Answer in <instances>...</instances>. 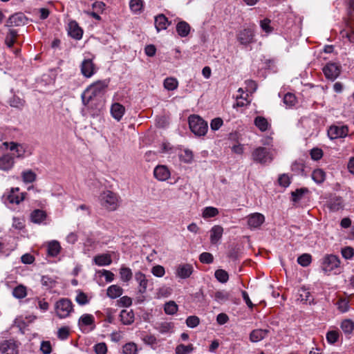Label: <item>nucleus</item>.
I'll return each mask as SVG.
<instances>
[{
	"label": "nucleus",
	"mask_w": 354,
	"mask_h": 354,
	"mask_svg": "<svg viewBox=\"0 0 354 354\" xmlns=\"http://www.w3.org/2000/svg\"><path fill=\"white\" fill-rule=\"evenodd\" d=\"M189 129L196 136H205L208 129L207 122L197 115H192L188 118Z\"/></svg>",
	"instance_id": "20e7f679"
},
{
	"label": "nucleus",
	"mask_w": 354,
	"mask_h": 354,
	"mask_svg": "<svg viewBox=\"0 0 354 354\" xmlns=\"http://www.w3.org/2000/svg\"><path fill=\"white\" fill-rule=\"evenodd\" d=\"M151 272L156 277H162L165 274V271L163 266L158 265L151 268Z\"/></svg>",
	"instance_id": "e2e57ef3"
},
{
	"label": "nucleus",
	"mask_w": 354,
	"mask_h": 354,
	"mask_svg": "<svg viewBox=\"0 0 354 354\" xmlns=\"http://www.w3.org/2000/svg\"><path fill=\"white\" fill-rule=\"evenodd\" d=\"M94 349L96 354H106L107 352V347L105 343L95 344Z\"/></svg>",
	"instance_id": "774afa93"
},
{
	"label": "nucleus",
	"mask_w": 354,
	"mask_h": 354,
	"mask_svg": "<svg viewBox=\"0 0 354 354\" xmlns=\"http://www.w3.org/2000/svg\"><path fill=\"white\" fill-rule=\"evenodd\" d=\"M72 310L73 304L68 299H60L55 304L56 314L61 319L67 317Z\"/></svg>",
	"instance_id": "423d86ee"
},
{
	"label": "nucleus",
	"mask_w": 354,
	"mask_h": 354,
	"mask_svg": "<svg viewBox=\"0 0 354 354\" xmlns=\"http://www.w3.org/2000/svg\"><path fill=\"white\" fill-rule=\"evenodd\" d=\"M194 351V346L192 344L184 345L180 344L176 348V354H189Z\"/></svg>",
	"instance_id": "37998d69"
},
{
	"label": "nucleus",
	"mask_w": 354,
	"mask_h": 354,
	"mask_svg": "<svg viewBox=\"0 0 354 354\" xmlns=\"http://www.w3.org/2000/svg\"><path fill=\"white\" fill-rule=\"evenodd\" d=\"M254 33L250 28H245L237 34V40L241 44L247 46L254 42Z\"/></svg>",
	"instance_id": "9d476101"
},
{
	"label": "nucleus",
	"mask_w": 354,
	"mask_h": 354,
	"mask_svg": "<svg viewBox=\"0 0 354 354\" xmlns=\"http://www.w3.org/2000/svg\"><path fill=\"white\" fill-rule=\"evenodd\" d=\"M120 321L124 325H130L134 322V313L132 310H122L120 314Z\"/></svg>",
	"instance_id": "393cba45"
},
{
	"label": "nucleus",
	"mask_w": 354,
	"mask_h": 354,
	"mask_svg": "<svg viewBox=\"0 0 354 354\" xmlns=\"http://www.w3.org/2000/svg\"><path fill=\"white\" fill-rule=\"evenodd\" d=\"M218 214L217 208L214 207H207L203 209V218H211L214 217Z\"/></svg>",
	"instance_id": "49530a36"
},
{
	"label": "nucleus",
	"mask_w": 354,
	"mask_h": 354,
	"mask_svg": "<svg viewBox=\"0 0 354 354\" xmlns=\"http://www.w3.org/2000/svg\"><path fill=\"white\" fill-rule=\"evenodd\" d=\"M46 214L44 211L41 209H35L31 213V221L35 223H41L45 220Z\"/></svg>",
	"instance_id": "c756f323"
},
{
	"label": "nucleus",
	"mask_w": 354,
	"mask_h": 354,
	"mask_svg": "<svg viewBox=\"0 0 354 354\" xmlns=\"http://www.w3.org/2000/svg\"><path fill=\"white\" fill-rule=\"evenodd\" d=\"M135 279L139 284V292L145 293L147 290L148 283V280L145 274L141 272H137L135 273Z\"/></svg>",
	"instance_id": "4be33fe9"
},
{
	"label": "nucleus",
	"mask_w": 354,
	"mask_h": 354,
	"mask_svg": "<svg viewBox=\"0 0 354 354\" xmlns=\"http://www.w3.org/2000/svg\"><path fill=\"white\" fill-rule=\"evenodd\" d=\"M223 228L221 225H214L210 230V241L216 244L222 237Z\"/></svg>",
	"instance_id": "5701e85b"
},
{
	"label": "nucleus",
	"mask_w": 354,
	"mask_h": 354,
	"mask_svg": "<svg viewBox=\"0 0 354 354\" xmlns=\"http://www.w3.org/2000/svg\"><path fill=\"white\" fill-rule=\"evenodd\" d=\"M18 187L12 188L7 196V200L11 204H19L23 201L25 198L26 193H19Z\"/></svg>",
	"instance_id": "f3484780"
},
{
	"label": "nucleus",
	"mask_w": 354,
	"mask_h": 354,
	"mask_svg": "<svg viewBox=\"0 0 354 354\" xmlns=\"http://www.w3.org/2000/svg\"><path fill=\"white\" fill-rule=\"evenodd\" d=\"M21 178L24 183H31L35 181L37 178V175L31 169H28L22 171Z\"/></svg>",
	"instance_id": "72a5a7b5"
},
{
	"label": "nucleus",
	"mask_w": 354,
	"mask_h": 354,
	"mask_svg": "<svg viewBox=\"0 0 354 354\" xmlns=\"http://www.w3.org/2000/svg\"><path fill=\"white\" fill-rule=\"evenodd\" d=\"M12 295L17 299L24 298L27 295L26 287L22 285L17 286L14 288Z\"/></svg>",
	"instance_id": "a19ab883"
},
{
	"label": "nucleus",
	"mask_w": 354,
	"mask_h": 354,
	"mask_svg": "<svg viewBox=\"0 0 354 354\" xmlns=\"http://www.w3.org/2000/svg\"><path fill=\"white\" fill-rule=\"evenodd\" d=\"M109 83V80H103L91 84L82 95L83 103L88 104L94 97L103 95L106 91Z\"/></svg>",
	"instance_id": "f257e3e1"
},
{
	"label": "nucleus",
	"mask_w": 354,
	"mask_h": 354,
	"mask_svg": "<svg viewBox=\"0 0 354 354\" xmlns=\"http://www.w3.org/2000/svg\"><path fill=\"white\" fill-rule=\"evenodd\" d=\"M194 271L192 265L189 263L179 264L176 270V275L180 279L189 278Z\"/></svg>",
	"instance_id": "2eb2a0df"
},
{
	"label": "nucleus",
	"mask_w": 354,
	"mask_h": 354,
	"mask_svg": "<svg viewBox=\"0 0 354 354\" xmlns=\"http://www.w3.org/2000/svg\"><path fill=\"white\" fill-rule=\"evenodd\" d=\"M120 275L123 282H128L131 279L133 273L129 268L122 266L120 269Z\"/></svg>",
	"instance_id": "e433bc0d"
},
{
	"label": "nucleus",
	"mask_w": 354,
	"mask_h": 354,
	"mask_svg": "<svg viewBox=\"0 0 354 354\" xmlns=\"http://www.w3.org/2000/svg\"><path fill=\"white\" fill-rule=\"evenodd\" d=\"M215 277L221 283H225L229 279L228 273L222 269H218L215 272Z\"/></svg>",
	"instance_id": "a18cd8bd"
},
{
	"label": "nucleus",
	"mask_w": 354,
	"mask_h": 354,
	"mask_svg": "<svg viewBox=\"0 0 354 354\" xmlns=\"http://www.w3.org/2000/svg\"><path fill=\"white\" fill-rule=\"evenodd\" d=\"M118 304L119 306L129 307L132 304V299L128 296H124L118 300Z\"/></svg>",
	"instance_id": "0e129e2a"
},
{
	"label": "nucleus",
	"mask_w": 354,
	"mask_h": 354,
	"mask_svg": "<svg viewBox=\"0 0 354 354\" xmlns=\"http://www.w3.org/2000/svg\"><path fill=\"white\" fill-rule=\"evenodd\" d=\"M341 66L333 62L328 63L323 68L326 77L333 81L339 76Z\"/></svg>",
	"instance_id": "6e6552de"
},
{
	"label": "nucleus",
	"mask_w": 354,
	"mask_h": 354,
	"mask_svg": "<svg viewBox=\"0 0 354 354\" xmlns=\"http://www.w3.org/2000/svg\"><path fill=\"white\" fill-rule=\"evenodd\" d=\"M298 294L299 297L297 299L300 300L301 301L310 303L313 300L310 292L305 288H300L299 290Z\"/></svg>",
	"instance_id": "f704fd0d"
},
{
	"label": "nucleus",
	"mask_w": 354,
	"mask_h": 354,
	"mask_svg": "<svg viewBox=\"0 0 354 354\" xmlns=\"http://www.w3.org/2000/svg\"><path fill=\"white\" fill-rule=\"evenodd\" d=\"M339 338V334L337 332L332 330L326 333V339L330 344L335 343Z\"/></svg>",
	"instance_id": "680f3d73"
},
{
	"label": "nucleus",
	"mask_w": 354,
	"mask_h": 354,
	"mask_svg": "<svg viewBox=\"0 0 354 354\" xmlns=\"http://www.w3.org/2000/svg\"><path fill=\"white\" fill-rule=\"evenodd\" d=\"M0 352L2 354H18L19 345L12 340H5L0 344Z\"/></svg>",
	"instance_id": "1a4fd4ad"
},
{
	"label": "nucleus",
	"mask_w": 354,
	"mask_h": 354,
	"mask_svg": "<svg viewBox=\"0 0 354 354\" xmlns=\"http://www.w3.org/2000/svg\"><path fill=\"white\" fill-rule=\"evenodd\" d=\"M164 310L167 315H174L178 311V305L173 301L165 304Z\"/></svg>",
	"instance_id": "c03bdc74"
},
{
	"label": "nucleus",
	"mask_w": 354,
	"mask_h": 354,
	"mask_svg": "<svg viewBox=\"0 0 354 354\" xmlns=\"http://www.w3.org/2000/svg\"><path fill=\"white\" fill-rule=\"evenodd\" d=\"M61 246L58 241H52L48 244V254L51 257H56L60 252Z\"/></svg>",
	"instance_id": "7c9ffc66"
},
{
	"label": "nucleus",
	"mask_w": 354,
	"mask_h": 354,
	"mask_svg": "<svg viewBox=\"0 0 354 354\" xmlns=\"http://www.w3.org/2000/svg\"><path fill=\"white\" fill-rule=\"evenodd\" d=\"M341 328L346 334H351L354 329V322L351 319H345L341 324Z\"/></svg>",
	"instance_id": "ea45409f"
},
{
	"label": "nucleus",
	"mask_w": 354,
	"mask_h": 354,
	"mask_svg": "<svg viewBox=\"0 0 354 354\" xmlns=\"http://www.w3.org/2000/svg\"><path fill=\"white\" fill-rule=\"evenodd\" d=\"M129 6L131 10L134 12L140 11L142 8V0H131L129 2Z\"/></svg>",
	"instance_id": "864d4df0"
},
{
	"label": "nucleus",
	"mask_w": 354,
	"mask_h": 354,
	"mask_svg": "<svg viewBox=\"0 0 354 354\" xmlns=\"http://www.w3.org/2000/svg\"><path fill=\"white\" fill-rule=\"evenodd\" d=\"M283 102L289 106L295 105L296 103V97L294 94L288 93L283 97Z\"/></svg>",
	"instance_id": "4d7b16f0"
},
{
	"label": "nucleus",
	"mask_w": 354,
	"mask_h": 354,
	"mask_svg": "<svg viewBox=\"0 0 354 354\" xmlns=\"http://www.w3.org/2000/svg\"><path fill=\"white\" fill-rule=\"evenodd\" d=\"M78 326L83 331L86 330V327H90L89 330H93L95 328L93 315L91 314L82 315L78 320Z\"/></svg>",
	"instance_id": "9b49d317"
},
{
	"label": "nucleus",
	"mask_w": 354,
	"mask_h": 354,
	"mask_svg": "<svg viewBox=\"0 0 354 354\" xmlns=\"http://www.w3.org/2000/svg\"><path fill=\"white\" fill-rule=\"evenodd\" d=\"M10 151H16V156L18 157V158H21L23 156V154H24V149H23V147L22 146L19 145H17L16 143H14V142H11L10 144Z\"/></svg>",
	"instance_id": "bf43d9fd"
},
{
	"label": "nucleus",
	"mask_w": 354,
	"mask_h": 354,
	"mask_svg": "<svg viewBox=\"0 0 354 354\" xmlns=\"http://www.w3.org/2000/svg\"><path fill=\"white\" fill-rule=\"evenodd\" d=\"M100 205L109 211H114L120 205V198L117 194L106 190L102 192L99 197Z\"/></svg>",
	"instance_id": "7ed1b4c3"
},
{
	"label": "nucleus",
	"mask_w": 354,
	"mask_h": 354,
	"mask_svg": "<svg viewBox=\"0 0 354 354\" xmlns=\"http://www.w3.org/2000/svg\"><path fill=\"white\" fill-rule=\"evenodd\" d=\"M163 85L165 89L168 91H174L177 88L178 86V82L176 78L167 77L164 80Z\"/></svg>",
	"instance_id": "58836bf2"
},
{
	"label": "nucleus",
	"mask_w": 354,
	"mask_h": 354,
	"mask_svg": "<svg viewBox=\"0 0 354 354\" xmlns=\"http://www.w3.org/2000/svg\"><path fill=\"white\" fill-rule=\"evenodd\" d=\"M24 100L17 96H13L10 100V105L12 107L21 109L24 105Z\"/></svg>",
	"instance_id": "3c124183"
},
{
	"label": "nucleus",
	"mask_w": 354,
	"mask_h": 354,
	"mask_svg": "<svg viewBox=\"0 0 354 354\" xmlns=\"http://www.w3.org/2000/svg\"><path fill=\"white\" fill-rule=\"evenodd\" d=\"M153 175L158 180L164 181L169 178L170 172L166 166L158 165L155 167Z\"/></svg>",
	"instance_id": "6ab92c4d"
},
{
	"label": "nucleus",
	"mask_w": 354,
	"mask_h": 354,
	"mask_svg": "<svg viewBox=\"0 0 354 354\" xmlns=\"http://www.w3.org/2000/svg\"><path fill=\"white\" fill-rule=\"evenodd\" d=\"M15 164V157L12 154L6 153L0 156V170L10 171Z\"/></svg>",
	"instance_id": "f8f14e48"
},
{
	"label": "nucleus",
	"mask_w": 354,
	"mask_h": 354,
	"mask_svg": "<svg viewBox=\"0 0 354 354\" xmlns=\"http://www.w3.org/2000/svg\"><path fill=\"white\" fill-rule=\"evenodd\" d=\"M69 335V328L66 326L60 328L57 331V336L60 339H66Z\"/></svg>",
	"instance_id": "338daca9"
},
{
	"label": "nucleus",
	"mask_w": 354,
	"mask_h": 354,
	"mask_svg": "<svg viewBox=\"0 0 354 354\" xmlns=\"http://www.w3.org/2000/svg\"><path fill=\"white\" fill-rule=\"evenodd\" d=\"M193 153L189 149L184 150L183 153L180 154V158L182 161L185 163H191L193 160Z\"/></svg>",
	"instance_id": "603ef678"
},
{
	"label": "nucleus",
	"mask_w": 354,
	"mask_h": 354,
	"mask_svg": "<svg viewBox=\"0 0 354 354\" xmlns=\"http://www.w3.org/2000/svg\"><path fill=\"white\" fill-rule=\"evenodd\" d=\"M174 328V324L171 322H162L157 323L155 328L162 334L171 333Z\"/></svg>",
	"instance_id": "c85d7f7f"
},
{
	"label": "nucleus",
	"mask_w": 354,
	"mask_h": 354,
	"mask_svg": "<svg viewBox=\"0 0 354 354\" xmlns=\"http://www.w3.org/2000/svg\"><path fill=\"white\" fill-rule=\"evenodd\" d=\"M75 301L80 306L86 305L89 302L87 295L82 291L77 292Z\"/></svg>",
	"instance_id": "09e8293b"
},
{
	"label": "nucleus",
	"mask_w": 354,
	"mask_h": 354,
	"mask_svg": "<svg viewBox=\"0 0 354 354\" xmlns=\"http://www.w3.org/2000/svg\"><path fill=\"white\" fill-rule=\"evenodd\" d=\"M251 157L254 162L261 165L269 163L272 160L270 151L263 147L255 148L252 152Z\"/></svg>",
	"instance_id": "39448f33"
},
{
	"label": "nucleus",
	"mask_w": 354,
	"mask_h": 354,
	"mask_svg": "<svg viewBox=\"0 0 354 354\" xmlns=\"http://www.w3.org/2000/svg\"><path fill=\"white\" fill-rule=\"evenodd\" d=\"M265 221V216L261 213H253L248 216V225L250 229L259 228Z\"/></svg>",
	"instance_id": "ddd939ff"
},
{
	"label": "nucleus",
	"mask_w": 354,
	"mask_h": 354,
	"mask_svg": "<svg viewBox=\"0 0 354 354\" xmlns=\"http://www.w3.org/2000/svg\"><path fill=\"white\" fill-rule=\"evenodd\" d=\"M199 260L203 263H211L214 261L213 255L209 252H203L199 256Z\"/></svg>",
	"instance_id": "6e6d98bb"
},
{
	"label": "nucleus",
	"mask_w": 354,
	"mask_h": 354,
	"mask_svg": "<svg viewBox=\"0 0 354 354\" xmlns=\"http://www.w3.org/2000/svg\"><path fill=\"white\" fill-rule=\"evenodd\" d=\"M122 288L118 285H112L107 288L106 295L111 299H115L122 295Z\"/></svg>",
	"instance_id": "cd10ccee"
},
{
	"label": "nucleus",
	"mask_w": 354,
	"mask_h": 354,
	"mask_svg": "<svg viewBox=\"0 0 354 354\" xmlns=\"http://www.w3.org/2000/svg\"><path fill=\"white\" fill-rule=\"evenodd\" d=\"M124 354H138V346L133 342H129L123 346Z\"/></svg>",
	"instance_id": "79ce46f5"
},
{
	"label": "nucleus",
	"mask_w": 354,
	"mask_h": 354,
	"mask_svg": "<svg viewBox=\"0 0 354 354\" xmlns=\"http://www.w3.org/2000/svg\"><path fill=\"white\" fill-rule=\"evenodd\" d=\"M169 24L168 19L164 15L160 14L155 17V26L158 32L165 30Z\"/></svg>",
	"instance_id": "a878e982"
},
{
	"label": "nucleus",
	"mask_w": 354,
	"mask_h": 354,
	"mask_svg": "<svg viewBox=\"0 0 354 354\" xmlns=\"http://www.w3.org/2000/svg\"><path fill=\"white\" fill-rule=\"evenodd\" d=\"M111 114L117 121H120L125 113V108L120 103L115 102L111 106Z\"/></svg>",
	"instance_id": "aec40b11"
},
{
	"label": "nucleus",
	"mask_w": 354,
	"mask_h": 354,
	"mask_svg": "<svg viewBox=\"0 0 354 354\" xmlns=\"http://www.w3.org/2000/svg\"><path fill=\"white\" fill-rule=\"evenodd\" d=\"M341 261L335 254H326L322 259V270L327 275L331 273L339 274L341 272Z\"/></svg>",
	"instance_id": "f03ea898"
},
{
	"label": "nucleus",
	"mask_w": 354,
	"mask_h": 354,
	"mask_svg": "<svg viewBox=\"0 0 354 354\" xmlns=\"http://www.w3.org/2000/svg\"><path fill=\"white\" fill-rule=\"evenodd\" d=\"M342 257L346 259H351L354 255V250L351 247H345L341 251Z\"/></svg>",
	"instance_id": "052dcab7"
},
{
	"label": "nucleus",
	"mask_w": 354,
	"mask_h": 354,
	"mask_svg": "<svg viewBox=\"0 0 354 354\" xmlns=\"http://www.w3.org/2000/svg\"><path fill=\"white\" fill-rule=\"evenodd\" d=\"M308 192V188L302 187L297 189L295 191L291 192L292 201L295 203L299 202L304 196V195Z\"/></svg>",
	"instance_id": "4c0bfd02"
},
{
	"label": "nucleus",
	"mask_w": 354,
	"mask_h": 354,
	"mask_svg": "<svg viewBox=\"0 0 354 354\" xmlns=\"http://www.w3.org/2000/svg\"><path fill=\"white\" fill-rule=\"evenodd\" d=\"M325 178L326 174L321 169H315L312 173V179L317 184L322 183Z\"/></svg>",
	"instance_id": "c9c22d12"
},
{
	"label": "nucleus",
	"mask_w": 354,
	"mask_h": 354,
	"mask_svg": "<svg viewBox=\"0 0 354 354\" xmlns=\"http://www.w3.org/2000/svg\"><path fill=\"white\" fill-rule=\"evenodd\" d=\"M40 350L44 354H50L52 351L50 342L49 341L41 342Z\"/></svg>",
	"instance_id": "69168bd1"
},
{
	"label": "nucleus",
	"mask_w": 354,
	"mask_h": 354,
	"mask_svg": "<svg viewBox=\"0 0 354 354\" xmlns=\"http://www.w3.org/2000/svg\"><path fill=\"white\" fill-rule=\"evenodd\" d=\"M270 330L268 329H255L250 334V340L252 342H258L266 338Z\"/></svg>",
	"instance_id": "412c9836"
},
{
	"label": "nucleus",
	"mask_w": 354,
	"mask_h": 354,
	"mask_svg": "<svg viewBox=\"0 0 354 354\" xmlns=\"http://www.w3.org/2000/svg\"><path fill=\"white\" fill-rule=\"evenodd\" d=\"M337 308L342 313H346L349 309V302L346 299H340L337 303Z\"/></svg>",
	"instance_id": "8fccbe9b"
},
{
	"label": "nucleus",
	"mask_w": 354,
	"mask_h": 354,
	"mask_svg": "<svg viewBox=\"0 0 354 354\" xmlns=\"http://www.w3.org/2000/svg\"><path fill=\"white\" fill-rule=\"evenodd\" d=\"M327 133L330 139L335 140L346 137L348 129L346 125L333 124L328 128Z\"/></svg>",
	"instance_id": "0eeeda50"
},
{
	"label": "nucleus",
	"mask_w": 354,
	"mask_h": 354,
	"mask_svg": "<svg viewBox=\"0 0 354 354\" xmlns=\"http://www.w3.org/2000/svg\"><path fill=\"white\" fill-rule=\"evenodd\" d=\"M41 282L44 286L48 288H53L55 286V281L48 276H43Z\"/></svg>",
	"instance_id": "13d9d810"
},
{
	"label": "nucleus",
	"mask_w": 354,
	"mask_h": 354,
	"mask_svg": "<svg viewBox=\"0 0 354 354\" xmlns=\"http://www.w3.org/2000/svg\"><path fill=\"white\" fill-rule=\"evenodd\" d=\"M28 19L21 12H17L11 15L7 20L6 26L8 27L19 26L24 25Z\"/></svg>",
	"instance_id": "4468645a"
},
{
	"label": "nucleus",
	"mask_w": 354,
	"mask_h": 354,
	"mask_svg": "<svg viewBox=\"0 0 354 354\" xmlns=\"http://www.w3.org/2000/svg\"><path fill=\"white\" fill-rule=\"evenodd\" d=\"M254 124L262 132L268 130L271 127V124L268 120L263 116H257L254 120Z\"/></svg>",
	"instance_id": "b1692460"
},
{
	"label": "nucleus",
	"mask_w": 354,
	"mask_h": 354,
	"mask_svg": "<svg viewBox=\"0 0 354 354\" xmlns=\"http://www.w3.org/2000/svg\"><path fill=\"white\" fill-rule=\"evenodd\" d=\"M93 261L99 266H109L112 263L111 256L107 254L97 255L94 257Z\"/></svg>",
	"instance_id": "bb28decb"
},
{
	"label": "nucleus",
	"mask_w": 354,
	"mask_h": 354,
	"mask_svg": "<svg viewBox=\"0 0 354 354\" xmlns=\"http://www.w3.org/2000/svg\"><path fill=\"white\" fill-rule=\"evenodd\" d=\"M200 324V319L195 315L189 316L186 319V324L189 328H195Z\"/></svg>",
	"instance_id": "5fc2aeb1"
},
{
	"label": "nucleus",
	"mask_w": 354,
	"mask_h": 354,
	"mask_svg": "<svg viewBox=\"0 0 354 354\" xmlns=\"http://www.w3.org/2000/svg\"><path fill=\"white\" fill-rule=\"evenodd\" d=\"M68 35L76 39H80L82 37L83 30L75 21H71L68 25Z\"/></svg>",
	"instance_id": "dca6fc26"
},
{
	"label": "nucleus",
	"mask_w": 354,
	"mask_h": 354,
	"mask_svg": "<svg viewBox=\"0 0 354 354\" xmlns=\"http://www.w3.org/2000/svg\"><path fill=\"white\" fill-rule=\"evenodd\" d=\"M95 65L91 59H84L81 64V72L86 77H91L95 73Z\"/></svg>",
	"instance_id": "a211bd4d"
},
{
	"label": "nucleus",
	"mask_w": 354,
	"mask_h": 354,
	"mask_svg": "<svg viewBox=\"0 0 354 354\" xmlns=\"http://www.w3.org/2000/svg\"><path fill=\"white\" fill-rule=\"evenodd\" d=\"M17 37V31L13 29H10L5 38V44L9 48H11L16 41V37Z\"/></svg>",
	"instance_id": "2f4dec72"
},
{
	"label": "nucleus",
	"mask_w": 354,
	"mask_h": 354,
	"mask_svg": "<svg viewBox=\"0 0 354 354\" xmlns=\"http://www.w3.org/2000/svg\"><path fill=\"white\" fill-rule=\"evenodd\" d=\"M176 31L180 37H186L190 31L189 25L185 21H180L176 26Z\"/></svg>",
	"instance_id": "473e14b6"
},
{
	"label": "nucleus",
	"mask_w": 354,
	"mask_h": 354,
	"mask_svg": "<svg viewBox=\"0 0 354 354\" xmlns=\"http://www.w3.org/2000/svg\"><path fill=\"white\" fill-rule=\"evenodd\" d=\"M311 256L309 254H303L297 259V263L303 267H306L311 263Z\"/></svg>",
	"instance_id": "de8ad7c7"
}]
</instances>
